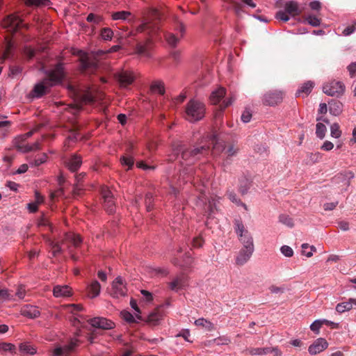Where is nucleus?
<instances>
[{"mask_svg": "<svg viewBox=\"0 0 356 356\" xmlns=\"http://www.w3.org/2000/svg\"><path fill=\"white\" fill-rule=\"evenodd\" d=\"M217 135L215 133L209 134L205 138V142L202 140L200 144L196 145L191 149H188L187 145L181 141H176L172 144V149L175 156L187 155L196 156L197 154H208L211 146H213L212 155L215 156L217 154L216 149L218 148Z\"/></svg>", "mask_w": 356, "mask_h": 356, "instance_id": "1", "label": "nucleus"}, {"mask_svg": "<svg viewBox=\"0 0 356 356\" xmlns=\"http://www.w3.org/2000/svg\"><path fill=\"white\" fill-rule=\"evenodd\" d=\"M158 28L152 27L150 23L145 22L138 26L134 31H131L129 35H136L138 33L145 32L147 36L143 42H138L136 44V51L138 54L145 56H149V50L152 47V35L156 31Z\"/></svg>", "mask_w": 356, "mask_h": 356, "instance_id": "2", "label": "nucleus"}, {"mask_svg": "<svg viewBox=\"0 0 356 356\" xmlns=\"http://www.w3.org/2000/svg\"><path fill=\"white\" fill-rule=\"evenodd\" d=\"M42 127L43 125L41 124H38L29 132L17 136L13 140V146L21 153H29L39 149L40 145L39 141L29 144L26 140L35 133L38 132Z\"/></svg>", "mask_w": 356, "mask_h": 356, "instance_id": "3", "label": "nucleus"}, {"mask_svg": "<svg viewBox=\"0 0 356 356\" xmlns=\"http://www.w3.org/2000/svg\"><path fill=\"white\" fill-rule=\"evenodd\" d=\"M205 111L204 103L196 99H191L186 106L185 118L191 122L199 121L204 117Z\"/></svg>", "mask_w": 356, "mask_h": 356, "instance_id": "4", "label": "nucleus"}, {"mask_svg": "<svg viewBox=\"0 0 356 356\" xmlns=\"http://www.w3.org/2000/svg\"><path fill=\"white\" fill-rule=\"evenodd\" d=\"M46 82H48L52 87L60 84L65 77L64 63L58 62L51 69L46 70L44 72Z\"/></svg>", "mask_w": 356, "mask_h": 356, "instance_id": "5", "label": "nucleus"}, {"mask_svg": "<svg viewBox=\"0 0 356 356\" xmlns=\"http://www.w3.org/2000/svg\"><path fill=\"white\" fill-rule=\"evenodd\" d=\"M283 6L284 10H278L275 14V18L284 22H288L291 17L299 15L302 12L298 3L293 1H286Z\"/></svg>", "mask_w": 356, "mask_h": 356, "instance_id": "6", "label": "nucleus"}, {"mask_svg": "<svg viewBox=\"0 0 356 356\" xmlns=\"http://www.w3.org/2000/svg\"><path fill=\"white\" fill-rule=\"evenodd\" d=\"M199 190L200 194L197 197V206L202 208L204 216H206L207 218H212L216 211V201L213 198H207L202 188H200Z\"/></svg>", "mask_w": 356, "mask_h": 356, "instance_id": "7", "label": "nucleus"}, {"mask_svg": "<svg viewBox=\"0 0 356 356\" xmlns=\"http://www.w3.org/2000/svg\"><path fill=\"white\" fill-rule=\"evenodd\" d=\"M354 177V173L350 171L340 173L332 179V186L339 191V193L346 191L350 184V180Z\"/></svg>", "mask_w": 356, "mask_h": 356, "instance_id": "8", "label": "nucleus"}, {"mask_svg": "<svg viewBox=\"0 0 356 356\" xmlns=\"http://www.w3.org/2000/svg\"><path fill=\"white\" fill-rule=\"evenodd\" d=\"M344 90L343 83L335 80L325 83L323 86V92L331 97H339L343 94Z\"/></svg>", "mask_w": 356, "mask_h": 356, "instance_id": "9", "label": "nucleus"}, {"mask_svg": "<svg viewBox=\"0 0 356 356\" xmlns=\"http://www.w3.org/2000/svg\"><path fill=\"white\" fill-rule=\"evenodd\" d=\"M101 195L103 199V207L108 214L115 211V202L112 192L106 186L101 188Z\"/></svg>", "mask_w": 356, "mask_h": 356, "instance_id": "10", "label": "nucleus"}, {"mask_svg": "<svg viewBox=\"0 0 356 356\" xmlns=\"http://www.w3.org/2000/svg\"><path fill=\"white\" fill-rule=\"evenodd\" d=\"M97 91L92 88L87 87L83 90L76 91V97L83 104H92L97 101Z\"/></svg>", "mask_w": 356, "mask_h": 356, "instance_id": "11", "label": "nucleus"}, {"mask_svg": "<svg viewBox=\"0 0 356 356\" xmlns=\"http://www.w3.org/2000/svg\"><path fill=\"white\" fill-rule=\"evenodd\" d=\"M115 78L120 87L126 88L134 83L136 76L133 71L122 70L115 74Z\"/></svg>", "mask_w": 356, "mask_h": 356, "instance_id": "12", "label": "nucleus"}, {"mask_svg": "<svg viewBox=\"0 0 356 356\" xmlns=\"http://www.w3.org/2000/svg\"><path fill=\"white\" fill-rule=\"evenodd\" d=\"M80 66L83 71L95 72L98 68V61L95 57L88 56L86 53L80 52Z\"/></svg>", "mask_w": 356, "mask_h": 356, "instance_id": "13", "label": "nucleus"}, {"mask_svg": "<svg viewBox=\"0 0 356 356\" xmlns=\"http://www.w3.org/2000/svg\"><path fill=\"white\" fill-rule=\"evenodd\" d=\"M175 31L177 33H180V37L175 35L172 33H165L164 35L165 39L167 41L168 44L172 47H176L177 44L179 43L180 39L183 38L186 31L185 26L184 25L183 23L179 22H177L175 28Z\"/></svg>", "mask_w": 356, "mask_h": 356, "instance_id": "14", "label": "nucleus"}, {"mask_svg": "<svg viewBox=\"0 0 356 356\" xmlns=\"http://www.w3.org/2000/svg\"><path fill=\"white\" fill-rule=\"evenodd\" d=\"M68 311L73 314L70 318V321L74 326L83 327L86 321L88 322V320L86 319V317L83 315L76 314L77 312L82 310V307L79 305H70L67 306Z\"/></svg>", "mask_w": 356, "mask_h": 356, "instance_id": "15", "label": "nucleus"}, {"mask_svg": "<svg viewBox=\"0 0 356 356\" xmlns=\"http://www.w3.org/2000/svg\"><path fill=\"white\" fill-rule=\"evenodd\" d=\"M2 26L9 31L15 32L22 26V20L16 15H10L3 20Z\"/></svg>", "mask_w": 356, "mask_h": 356, "instance_id": "16", "label": "nucleus"}, {"mask_svg": "<svg viewBox=\"0 0 356 356\" xmlns=\"http://www.w3.org/2000/svg\"><path fill=\"white\" fill-rule=\"evenodd\" d=\"M283 93L279 90L269 91L263 97V104L266 106H273L282 102Z\"/></svg>", "mask_w": 356, "mask_h": 356, "instance_id": "17", "label": "nucleus"}, {"mask_svg": "<svg viewBox=\"0 0 356 356\" xmlns=\"http://www.w3.org/2000/svg\"><path fill=\"white\" fill-rule=\"evenodd\" d=\"M127 289L122 277H116L112 284L111 295L114 298L124 297L127 295Z\"/></svg>", "mask_w": 356, "mask_h": 356, "instance_id": "18", "label": "nucleus"}, {"mask_svg": "<svg viewBox=\"0 0 356 356\" xmlns=\"http://www.w3.org/2000/svg\"><path fill=\"white\" fill-rule=\"evenodd\" d=\"M88 321L93 327L102 330H111L115 326V323L113 321L103 317H95L89 319Z\"/></svg>", "mask_w": 356, "mask_h": 356, "instance_id": "19", "label": "nucleus"}, {"mask_svg": "<svg viewBox=\"0 0 356 356\" xmlns=\"http://www.w3.org/2000/svg\"><path fill=\"white\" fill-rule=\"evenodd\" d=\"M51 88L52 86L43 79L40 82L35 85L32 90L33 96L36 98H40L49 93Z\"/></svg>", "mask_w": 356, "mask_h": 356, "instance_id": "20", "label": "nucleus"}, {"mask_svg": "<svg viewBox=\"0 0 356 356\" xmlns=\"http://www.w3.org/2000/svg\"><path fill=\"white\" fill-rule=\"evenodd\" d=\"M165 315V312L163 309V305H160L148 315L147 322L152 325H159Z\"/></svg>", "mask_w": 356, "mask_h": 356, "instance_id": "21", "label": "nucleus"}, {"mask_svg": "<svg viewBox=\"0 0 356 356\" xmlns=\"http://www.w3.org/2000/svg\"><path fill=\"white\" fill-rule=\"evenodd\" d=\"M328 347V343L323 338H318L309 346L308 351L311 355L321 353Z\"/></svg>", "mask_w": 356, "mask_h": 356, "instance_id": "22", "label": "nucleus"}, {"mask_svg": "<svg viewBox=\"0 0 356 356\" xmlns=\"http://www.w3.org/2000/svg\"><path fill=\"white\" fill-rule=\"evenodd\" d=\"M254 248H246L243 247L236 257V264L238 266L244 265L251 257Z\"/></svg>", "mask_w": 356, "mask_h": 356, "instance_id": "23", "label": "nucleus"}, {"mask_svg": "<svg viewBox=\"0 0 356 356\" xmlns=\"http://www.w3.org/2000/svg\"><path fill=\"white\" fill-rule=\"evenodd\" d=\"M65 166L71 172L78 170L82 164L81 157H63Z\"/></svg>", "mask_w": 356, "mask_h": 356, "instance_id": "24", "label": "nucleus"}, {"mask_svg": "<svg viewBox=\"0 0 356 356\" xmlns=\"http://www.w3.org/2000/svg\"><path fill=\"white\" fill-rule=\"evenodd\" d=\"M20 313L29 318H35L40 315V312L36 306L26 305L22 307Z\"/></svg>", "mask_w": 356, "mask_h": 356, "instance_id": "25", "label": "nucleus"}, {"mask_svg": "<svg viewBox=\"0 0 356 356\" xmlns=\"http://www.w3.org/2000/svg\"><path fill=\"white\" fill-rule=\"evenodd\" d=\"M187 284L186 277L181 274L177 276L173 280L169 282V288L172 291H177L178 290L184 289Z\"/></svg>", "mask_w": 356, "mask_h": 356, "instance_id": "26", "label": "nucleus"}, {"mask_svg": "<svg viewBox=\"0 0 356 356\" xmlns=\"http://www.w3.org/2000/svg\"><path fill=\"white\" fill-rule=\"evenodd\" d=\"M82 138V134L77 129L71 130L64 142V148L67 149L76 141L81 140Z\"/></svg>", "mask_w": 356, "mask_h": 356, "instance_id": "27", "label": "nucleus"}, {"mask_svg": "<svg viewBox=\"0 0 356 356\" xmlns=\"http://www.w3.org/2000/svg\"><path fill=\"white\" fill-rule=\"evenodd\" d=\"M54 296L56 298L69 297L72 295L71 289L67 285H57L53 289Z\"/></svg>", "mask_w": 356, "mask_h": 356, "instance_id": "28", "label": "nucleus"}, {"mask_svg": "<svg viewBox=\"0 0 356 356\" xmlns=\"http://www.w3.org/2000/svg\"><path fill=\"white\" fill-rule=\"evenodd\" d=\"M314 87V83L312 81H307L302 83L298 89L296 95L300 97H307L312 92Z\"/></svg>", "mask_w": 356, "mask_h": 356, "instance_id": "29", "label": "nucleus"}, {"mask_svg": "<svg viewBox=\"0 0 356 356\" xmlns=\"http://www.w3.org/2000/svg\"><path fill=\"white\" fill-rule=\"evenodd\" d=\"M77 340H74L72 341L68 346H66L64 348H56L54 351V355L63 356L64 355H67L70 351L73 350L77 346Z\"/></svg>", "mask_w": 356, "mask_h": 356, "instance_id": "30", "label": "nucleus"}, {"mask_svg": "<svg viewBox=\"0 0 356 356\" xmlns=\"http://www.w3.org/2000/svg\"><path fill=\"white\" fill-rule=\"evenodd\" d=\"M225 95L226 89L223 87H219L216 90H213L209 97L211 104H218Z\"/></svg>", "mask_w": 356, "mask_h": 356, "instance_id": "31", "label": "nucleus"}, {"mask_svg": "<svg viewBox=\"0 0 356 356\" xmlns=\"http://www.w3.org/2000/svg\"><path fill=\"white\" fill-rule=\"evenodd\" d=\"M101 285L97 280L92 281L87 288L88 296L91 298H95L99 296L100 293Z\"/></svg>", "mask_w": 356, "mask_h": 356, "instance_id": "32", "label": "nucleus"}, {"mask_svg": "<svg viewBox=\"0 0 356 356\" xmlns=\"http://www.w3.org/2000/svg\"><path fill=\"white\" fill-rule=\"evenodd\" d=\"M239 241L246 248H254L253 238L249 231L238 236Z\"/></svg>", "mask_w": 356, "mask_h": 356, "instance_id": "33", "label": "nucleus"}, {"mask_svg": "<svg viewBox=\"0 0 356 356\" xmlns=\"http://www.w3.org/2000/svg\"><path fill=\"white\" fill-rule=\"evenodd\" d=\"M251 186V181L245 176H242L239 179L238 191L241 195H245L248 193Z\"/></svg>", "mask_w": 356, "mask_h": 356, "instance_id": "34", "label": "nucleus"}, {"mask_svg": "<svg viewBox=\"0 0 356 356\" xmlns=\"http://www.w3.org/2000/svg\"><path fill=\"white\" fill-rule=\"evenodd\" d=\"M343 105L339 101L329 102V112L331 115L338 116L342 112Z\"/></svg>", "mask_w": 356, "mask_h": 356, "instance_id": "35", "label": "nucleus"}, {"mask_svg": "<svg viewBox=\"0 0 356 356\" xmlns=\"http://www.w3.org/2000/svg\"><path fill=\"white\" fill-rule=\"evenodd\" d=\"M19 351L23 354L33 355L36 353V348L29 342H24L19 345Z\"/></svg>", "mask_w": 356, "mask_h": 356, "instance_id": "36", "label": "nucleus"}, {"mask_svg": "<svg viewBox=\"0 0 356 356\" xmlns=\"http://www.w3.org/2000/svg\"><path fill=\"white\" fill-rule=\"evenodd\" d=\"M152 92L163 95L165 93V86L162 81H154L150 86Z\"/></svg>", "mask_w": 356, "mask_h": 356, "instance_id": "37", "label": "nucleus"}, {"mask_svg": "<svg viewBox=\"0 0 356 356\" xmlns=\"http://www.w3.org/2000/svg\"><path fill=\"white\" fill-rule=\"evenodd\" d=\"M47 243L49 248H51L53 257H56L57 255L62 253L63 250L59 243L55 242L50 238H48Z\"/></svg>", "mask_w": 356, "mask_h": 356, "instance_id": "38", "label": "nucleus"}, {"mask_svg": "<svg viewBox=\"0 0 356 356\" xmlns=\"http://www.w3.org/2000/svg\"><path fill=\"white\" fill-rule=\"evenodd\" d=\"M195 325L198 327H204L208 331H212L214 330L213 324L204 318L195 320Z\"/></svg>", "mask_w": 356, "mask_h": 356, "instance_id": "39", "label": "nucleus"}, {"mask_svg": "<svg viewBox=\"0 0 356 356\" xmlns=\"http://www.w3.org/2000/svg\"><path fill=\"white\" fill-rule=\"evenodd\" d=\"M130 16H131V13L130 12L122 10L113 13L111 17L113 20H128L129 22L130 19L129 17Z\"/></svg>", "mask_w": 356, "mask_h": 356, "instance_id": "40", "label": "nucleus"}, {"mask_svg": "<svg viewBox=\"0 0 356 356\" xmlns=\"http://www.w3.org/2000/svg\"><path fill=\"white\" fill-rule=\"evenodd\" d=\"M247 352L251 355H262L270 353V347L266 348H250Z\"/></svg>", "mask_w": 356, "mask_h": 356, "instance_id": "41", "label": "nucleus"}, {"mask_svg": "<svg viewBox=\"0 0 356 356\" xmlns=\"http://www.w3.org/2000/svg\"><path fill=\"white\" fill-rule=\"evenodd\" d=\"M234 230L238 236L245 233L248 230L245 227L242 220L241 219H234Z\"/></svg>", "mask_w": 356, "mask_h": 356, "instance_id": "42", "label": "nucleus"}, {"mask_svg": "<svg viewBox=\"0 0 356 356\" xmlns=\"http://www.w3.org/2000/svg\"><path fill=\"white\" fill-rule=\"evenodd\" d=\"M37 224L39 227H44L48 228L50 231H53L52 225L44 213L38 219Z\"/></svg>", "mask_w": 356, "mask_h": 356, "instance_id": "43", "label": "nucleus"}, {"mask_svg": "<svg viewBox=\"0 0 356 356\" xmlns=\"http://www.w3.org/2000/svg\"><path fill=\"white\" fill-rule=\"evenodd\" d=\"M350 309H352V306L350 299L346 302L338 303L336 306V311L340 314L350 311Z\"/></svg>", "mask_w": 356, "mask_h": 356, "instance_id": "44", "label": "nucleus"}, {"mask_svg": "<svg viewBox=\"0 0 356 356\" xmlns=\"http://www.w3.org/2000/svg\"><path fill=\"white\" fill-rule=\"evenodd\" d=\"M16 347L14 344L10 343L1 342L0 343V352L15 353Z\"/></svg>", "mask_w": 356, "mask_h": 356, "instance_id": "45", "label": "nucleus"}, {"mask_svg": "<svg viewBox=\"0 0 356 356\" xmlns=\"http://www.w3.org/2000/svg\"><path fill=\"white\" fill-rule=\"evenodd\" d=\"M327 131L325 125L323 123L318 122L316 125V134L320 139L324 138Z\"/></svg>", "mask_w": 356, "mask_h": 356, "instance_id": "46", "label": "nucleus"}, {"mask_svg": "<svg viewBox=\"0 0 356 356\" xmlns=\"http://www.w3.org/2000/svg\"><path fill=\"white\" fill-rule=\"evenodd\" d=\"M236 99V95H234V94H231L229 97H227V99H225L222 102V104H220V111L219 112V115H221L222 111L224 109H225L227 107L229 106L230 105L232 104V103L235 101Z\"/></svg>", "mask_w": 356, "mask_h": 356, "instance_id": "47", "label": "nucleus"}, {"mask_svg": "<svg viewBox=\"0 0 356 356\" xmlns=\"http://www.w3.org/2000/svg\"><path fill=\"white\" fill-rule=\"evenodd\" d=\"M209 343H213L217 346L227 345L231 342L230 339L227 336H220L209 341Z\"/></svg>", "mask_w": 356, "mask_h": 356, "instance_id": "48", "label": "nucleus"}, {"mask_svg": "<svg viewBox=\"0 0 356 356\" xmlns=\"http://www.w3.org/2000/svg\"><path fill=\"white\" fill-rule=\"evenodd\" d=\"M66 239L70 241L72 244L74 246V248H78L79 245L81 243L82 240L79 235H76L74 234H67Z\"/></svg>", "mask_w": 356, "mask_h": 356, "instance_id": "49", "label": "nucleus"}, {"mask_svg": "<svg viewBox=\"0 0 356 356\" xmlns=\"http://www.w3.org/2000/svg\"><path fill=\"white\" fill-rule=\"evenodd\" d=\"M14 295L9 293L8 290L6 289H0V302L5 300H15Z\"/></svg>", "mask_w": 356, "mask_h": 356, "instance_id": "50", "label": "nucleus"}, {"mask_svg": "<svg viewBox=\"0 0 356 356\" xmlns=\"http://www.w3.org/2000/svg\"><path fill=\"white\" fill-rule=\"evenodd\" d=\"M100 35L104 40H111L113 37V31L110 28H103L100 31Z\"/></svg>", "mask_w": 356, "mask_h": 356, "instance_id": "51", "label": "nucleus"}, {"mask_svg": "<svg viewBox=\"0 0 356 356\" xmlns=\"http://www.w3.org/2000/svg\"><path fill=\"white\" fill-rule=\"evenodd\" d=\"M330 136L334 138H339L341 136V131L338 123H333L330 126Z\"/></svg>", "mask_w": 356, "mask_h": 356, "instance_id": "52", "label": "nucleus"}, {"mask_svg": "<svg viewBox=\"0 0 356 356\" xmlns=\"http://www.w3.org/2000/svg\"><path fill=\"white\" fill-rule=\"evenodd\" d=\"M26 3L29 6H49L51 4L49 0H26Z\"/></svg>", "mask_w": 356, "mask_h": 356, "instance_id": "53", "label": "nucleus"}, {"mask_svg": "<svg viewBox=\"0 0 356 356\" xmlns=\"http://www.w3.org/2000/svg\"><path fill=\"white\" fill-rule=\"evenodd\" d=\"M227 195L230 201L235 203L238 206L241 205L245 209H247L245 204L243 203L240 199L237 198L236 195L234 191H228Z\"/></svg>", "mask_w": 356, "mask_h": 356, "instance_id": "54", "label": "nucleus"}, {"mask_svg": "<svg viewBox=\"0 0 356 356\" xmlns=\"http://www.w3.org/2000/svg\"><path fill=\"white\" fill-rule=\"evenodd\" d=\"M305 22L314 27L318 26L321 24V19L312 15H309L305 17Z\"/></svg>", "mask_w": 356, "mask_h": 356, "instance_id": "55", "label": "nucleus"}, {"mask_svg": "<svg viewBox=\"0 0 356 356\" xmlns=\"http://www.w3.org/2000/svg\"><path fill=\"white\" fill-rule=\"evenodd\" d=\"M279 221L289 227H292L294 225L293 219L286 214H281L279 216Z\"/></svg>", "mask_w": 356, "mask_h": 356, "instance_id": "56", "label": "nucleus"}, {"mask_svg": "<svg viewBox=\"0 0 356 356\" xmlns=\"http://www.w3.org/2000/svg\"><path fill=\"white\" fill-rule=\"evenodd\" d=\"M86 20L88 22L94 23L95 24H99L103 21V17L94 13H90L87 16Z\"/></svg>", "mask_w": 356, "mask_h": 356, "instance_id": "57", "label": "nucleus"}, {"mask_svg": "<svg viewBox=\"0 0 356 356\" xmlns=\"http://www.w3.org/2000/svg\"><path fill=\"white\" fill-rule=\"evenodd\" d=\"M153 202H154V197H153L152 193H147L145 195V204L146 209L147 211H150L153 209Z\"/></svg>", "mask_w": 356, "mask_h": 356, "instance_id": "58", "label": "nucleus"}, {"mask_svg": "<svg viewBox=\"0 0 356 356\" xmlns=\"http://www.w3.org/2000/svg\"><path fill=\"white\" fill-rule=\"evenodd\" d=\"M13 44L11 42H8L6 44V49L3 54V59H9L13 57Z\"/></svg>", "mask_w": 356, "mask_h": 356, "instance_id": "59", "label": "nucleus"}, {"mask_svg": "<svg viewBox=\"0 0 356 356\" xmlns=\"http://www.w3.org/2000/svg\"><path fill=\"white\" fill-rule=\"evenodd\" d=\"M63 188H62V186H60L55 191L51 192L49 195L51 201L54 202L56 198L61 197L63 195Z\"/></svg>", "mask_w": 356, "mask_h": 356, "instance_id": "60", "label": "nucleus"}, {"mask_svg": "<svg viewBox=\"0 0 356 356\" xmlns=\"http://www.w3.org/2000/svg\"><path fill=\"white\" fill-rule=\"evenodd\" d=\"M134 157H120V163L123 165H127V169H130L134 163Z\"/></svg>", "mask_w": 356, "mask_h": 356, "instance_id": "61", "label": "nucleus"}, {"mask_svg": "<svg viewBox=\"0 0 356 356\" xmlns=\"http://www.w3.org/2000/svg\"><path fill=\"white\" fill-rule=\"evenodd\" d=\"M122 318L127 323H132L135 322V318L131 313L127 311H123L121 312Z\"/></svg>", "mask_w": 356, "mask_h": 356, "instance_id": "62", "label": "nucleus"}, {"mask_svg": "<svg viewBox=\"0 0 356 356\" xmlns=\"http://www.w3.org/2000/svg\"><path fill=\"white\" fill-rule=\"evenodd\" d=\"M281 252L286 257H291L293 254V249L288 245H283L280 248Z\"/></svg>", "mask_w": 356, "mask_h": 356, "instance_id": "63", "label": "nucleus"}, {"mask_svg": "<svg viewBox=\"0 0 356 356\" xmlns=\"http://www.w3.org/2000/svg\"><path fill=\"white\" fill-rule=\"evenodd\" d=\"M23 52L28 59H32L35 55V49L30 47H25Z\"/></svg>", "mask_w": 356, "mask_h": 356, "instance_id": "64", "label": "nucleus"}]
</instances>
